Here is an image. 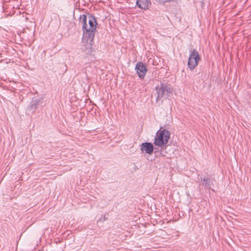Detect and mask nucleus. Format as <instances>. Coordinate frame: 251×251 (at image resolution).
<instances>
[{"label":"nucleus","mask_w":251,"mask_h":251,"mask_svg":"<svg viewBox=\"0 0 251 251\" xmlns=\"http://www.w3.org/2000/svg\"><path fill=\"white\" fill-rule=\"evenodd\" d=\"M79 23L82 25V43L87 48H91L93 42L97 25L96 19L91 15L79 16Z\"/></svg>","instance_id":"1"},{"label":"nucleus","mask_w":251,"mask_h":251,"mask_svg":"<svg viewBox=\"0 0 251 251\" xmlns=\"http://www.w3.org/2000/svg\"><path fill=\"white\" fill-rule=\"evenodd\" d=\"M170 136V133L168 130H159L156 133L153 143L156 146L163 148L168 143Z\"/></svg>","instance_id":"2"},{"label":"nucleus","mask_w":251,"mask_h":251,"mask_svg":"<svg viewBox=\"0 0 251 251\" xmlns=\"http://www.w3.org/2000/svg\"><path fill=\"white\" fill-rule=\"evenodd\" d=\"M155 89L157 94L156 101L163 97L167 98L172 93V89L170 86L164 83H161L160 86L155 87Z\"/></svg>","instance_id":"3"},{"label":"nucleus","mask_w":251,"mask_h":251,"mask_svg":"<svg viewBox=\"0 0 251 251\" xmlns=\"http://www.w3.org/2000/svg\"><path fill=\"white\" fill-rule=\"evenodd\" d=\"M200 60V56L199 52L196 49L193 50L190 54L188 61V67L191 70H193L198 65Z\"/></svg>","instance_id":"4"},{"label":"nucleus","mask_w":251,"mask_h":251,"mask_svg":"<svg viewBox=\"0 0 251 251\" xmlns=\"http://www.w3.org/2000/svg\"><path fill=\"white\" fill-rule=\"evenodd\" d=\"M135 70L138 76L141 79L144 78L147 71L146 65L143 62H138L136 65Z\"/></svg>","instance_id":"5"},{"label":"nucleus","mask_w":251,"mask_h":251,"mask_svg":"<svg viewBox=\"0 0 251 251\" xmlns=\"http://www.w3.org/2000/svg\"><path fill=\"white\" fill-rule=\"evenodd\" d=\"M141 151L145 152L146 153L151 154L153 151V146L151 143L145 142L141 145Z\"/></svg>","instance_id":"6"},{"label":"nucleus","mask_w":251,"mask_h":251,"mask_svg":"<svg viewBox=\"0 0 251 251\" xmlns=\"http://www.w3.org/2000/svg\"><path fill=\"white\" fill-rule=\"evenodd\" d=\"M136 4L139 8L146 10L148 8L149 4H151V1L150 0H137Z\"/></svg>","instance_id":"7"},{"label":"nucleus","mask_w":251,"mask_h":251,"mask_svg":"<svg viewBox=\"0 0 251 251\" xmlns=\"http://www.w3.org/2000/svg\"><path fill=\"white\" fill-rule=\"evenodd\" d=\"M39 104V100L37 99L33 100L29 106V108L32 112L35 111L37 108V106Z\"/></svg>","instance_id":"8"},{"label":"nucleus","mask_w":251,"mask_h":251,"mask_svg":"<svg viewBox=\"0 0 251 251\" xmlns=\"http://www.w3.org/2000/svg\"><path fill=\"white\" fill-rule=\"evenodd\" d=\"M202 184L203 185H204L206 188L210 189L211 187L210 180L209 178L204 177L202 179Z\"/></svg>","instance_id":"9"},{"label":"nucleus","mask_w":251,"mask_h":251,"mask_svg":"<svg viewBox=\"0 0 251 251\" xmlns=\"http://www.w3.org/2000/svg\"><path fill=\"white\" fill-rule=\"evenodd\" d=\"M107 217H106V215H102L100 218V220L102 222L105 221L107 220Z\"/></svg>","instance_id":"10"}]
</instances>
